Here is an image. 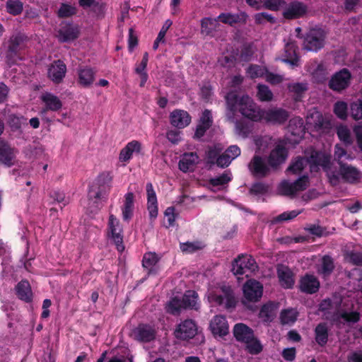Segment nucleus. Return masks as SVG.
Listing matches in <instances>:
<instances>
[{
	"mask_svg": "<svg viewBox=\"0 0 362 362\" xmlns=\"http://www.w3.org/2000/svg\"><path fill=\"white\" fill-rule=\"evenodd\" d=\"M226 102V117L234 121L235 112L238 110L245 117L255 121H264L272 124H282L289 117L288 112L281 107H271L262 110L248 95L239 98L234 92H229L225 97Z\"/></svg>",
	"mask_w": 362,
	"mask_h": 362,
	"instance_id": "obj_1",
	"label": "nucleus"
},
{
	"mask_svg": "<svg viewBox=\"0 0 362 362\" xmlns=\"http://www.w3.org/2000/svg\"><path fill=\"white\" fill-rule=\"evenodd\" d=\"M312 170H315L321 166L326 173L329 183L336 186L339 184L340 180L349 184L358 182L361 177V171L349 164H344L339 166L337 170L333 168L331 161V155L328 153H315L311 157Z\"/></svg>",
	"mask_w": 362,
	"mask_h": 362,
	"instance_id": "obj_2",
	"label": "nucleus"
},
{
	"mask_svg": "<svg viewBox=\"0 0 362 362\" xmlns=\"http://www.w3.org/2000/svg\"><path fill=\"white\" fill-rule=\"evenodd\" d=\"M330 128V121L315 109L308 113L305 125L301 117H295L290 119L288 127V132L295 137L293 139L294 143H298L303 137L305 129L323 134L327 132Z\"/></svg>",
	"mask_w": 362,
	"mask_h": 362,
	"instance_id": "obj_3",
	"label": "nucleus"
},
{
	"mask_svg": "<svg viewBox=\"0 0 362 362\" xmlns=\"http://www.w3.org/2000/svg\"><path fill=\"white\" fill-rule=\"evenodd\" d=\"M206 296L212 305H220L226 309L234 308L237 302L231 287L226 285L210 286Z\"/></svg>",
	"mask_w": 362,
	"mask_h": 362,
	"instance_id": "obj_4",
	"label": "nucleus"
},
{
	"mask_svg": "<svg viewBox=\"0 0 362 362\" xmlns=\"http://www.w3.org/2000/svg\"><path fill=\"white\" fill-rule=\"evenodd\" d=\"M27 40L28 37L21 33L13 34L9 37L5 43V56L8 64H15L22 59L19 52L25 47Z\"/></svg>",
	"mask_w": 362,
	"mask_h": 362,
	"instance_id": "obj_5",
	"label": "nucleus"
},
{
	"mask_svg": "<svg viewBox=\"0 0 362 362\" xmlns=\"http://www.w3.org/2000/svg\"><path fill=\"white\" fill-rule=\"evenodd\" d=\"M112 176L110 172L100 173L91 188L89 194L97 200H106L112 187Z\"/></svg>",
	"mask_w": 362,
	"mask_h": 362,
	"instance_id": "obj_6",
	"label": "nucleus"
},
{
	"mask_svg": "<svg viewBox=\"0 0 362 362\" xmlns=\"http://www.w3.org/2000/svg\"><path fill=\"white\" fill-rule=\"evenodd\" d=\"M242 303L246 305L249 303L258 302L263 295V285L257 280L249 279L243 286Z\"/></svg>",
	"mask_w": 362,
	"mask_h": 362,
	"instance_id": "obj_7",
	"label": "nucleus"
},
{
	"mask_svg": "<svg viewBox=\"0 0 362 362\" xmlns=\"http://www.w3.org/2000/svg\"><path fill=\"white\" fill-rule=\"evenodd\" d=\"M325 37L326 33L322 28H312L305 37L303 47L306 50L317 52L323 47Z\"/></svg>",
	"mask_w": 362,
	"mask_h": 362,
	"instance_id": "obj_8",
	"label": "nucleus"
},
{
	"mask_svg": "<svg viewBox=\"0 0 362 362\" xmlns=\"http://www.w3.org/2000/svg\"><path fill=\"white\" fill-rule=\"evenodd\" d=\"M107 230L109 238L114 243L117 250L119 252H122L124 250L123 229L119 220L112 214L109 216Z\"/></svg>",
	"mask_w": 362,
	"mask_h": 362,
	"instance_id": "obj_9",
	"label": "nucleus"
},
{
	"mask_svg": "<svg viewBox=\"0 0 362 362\" xmlns=\"http://www.w3.org/2000/svg\"><path fill=\"white\" fill-rule=\"evenodd\" d=\"M258 266L255 259L248 255H239L232 264V272L234 275H243L247 272L252 273L257 270Z\"/></svg>",
	"mask_w": 362,
	"mask_h": 362,
	"instance_id": "obj_10",
	"label": "nucleus"
},
{
	"mask_svg": "<svg viewBox=\"0 0 362 362\" xmlns=\"http://www.w3.org/2000/svg\"><path fill=\"white\" fill-rule=\"evenodd\" d=\"M308 183L309 179L307 175L300 177L294 182L284 180L279 184L278 191L283 195L292 196L296 194L298 192L305 189L308 186Z\"/></svg>",
	"mask_w": 362,
	"mask_h": 362,
	"instance_id": "obj_11",
	"label": "nucleus"
},
{
	"mask_svg": "<svg viewBox=\"0 0 362 362\" xmlns=\"http://www.w3.org/2000/svg\"><path fill=\"white\" fill-rule=\"evenodd\" d=\"M351 79V74L347 69H342L336 72L329 81V87L334 91L341 92L347 88Z\"/></svg>",
	"mask_w": 362,
	"mask_h": 362,
	"instance_id": "obj_12",
	"label": "nucleus"
},
{
	"mask_svg": "<svg viewBox=\"0 0 362 362\" xmlns=\"http://www.w3.org/2000/svg\"><path fill=\"white\" fill-rule=\"evenodd\" d=\"M198 333V327L192 320H185L176 327L174 334L180 340H189L194 338Z\"/></svg>",
	"mask_w": 362,
	"mask_h": 362,
	"instance_id": "obj_13",
	"label": "nucleus"
},
{
	"mask_svg": "<svg viewBox=\"0 0 362 362\" xmlns=\"http://www.w3.org/2000/svg\"><path fill=\"white\" fill-rule=\"evenodd\" d=\"M156 334V330L152 325L140 324L132 331L134 339L141 342H150L153 341Z\"/></svg>",
	"mask_w": 362,
	"mask_h": 362,
	"instance_id": "obj_14",
	"label": "nucleus"
},
{
	"mask_svg": "<svg viewBox=\"0 0 362 362\" xmlns=\"http://www.w3.org/2000/svg\"><path fill=\"white\" fill-rule=\"evenodd\" d=\"M209 328L214 337H224L229 332L226 317L222 315H215L209 323Z\"/></svg>",
	"mask_w": 362,
	"mask_h": 362,
	"instance_id": "obj_15",
	"label": "nucleus"
},
{
	"mask_svg": "<svg viewBox=\"0 0 362 362\" xmlns=\"http://www.w3.org/2000/svg\"><path fill=\"white\" fill-rule=\"evenodd\" d=\"M287 156L288 152L284 144L279 141L269 156L268 163L269 166L276 168L286 161Z\"/></svg>",
	"mask_w": 362,
	"mask_h": 362,
	"instance_id": "obj_16",
	"label": "nucleus"
},
{
	"mask_svg": "<svg viewBox=\"0 0 362 362\" xmlns=\"http://www.w3.org/2000/svg\"><path fill=\"white\" fill-rule=\"evenodd\" d=\"M18 151L11 148L5 141L0 139V163L11 167L15 164Z\"/></svg>",
	"mask_w": 362,
	"mask_h": 362,
	"instance_id": "obj_17",
	"label": "nucleus"
},
{
	"mask_svg": "<svg viewBox=\"0 0 362 362\" xmlns=\"http://www.w3.org/2000/svg\"><path fill=\"white\" fill-rule=\"evenodd\" d=\"M343 303V308L340 310H337V317L339 321H342L344 322H356L360 319L359 313L357 311L352 310L354 308V300H350L349 304H346V301L341 300Z\"/></svg>",
	"mask_w": 362,
	"mask_h": 362,
	"instance_id": "obj_18",
	"label": "nucleus"
},
{
	"mask_svg": "<svg viewBox=\"0 0 362 362\" xmlns=\"http://www.w3.org/2000/svg\"><path fill=\"white\" fill-rule=\"evenodd\" d=\"M146 189L147 194V210L151 221H153L158 214L157 197L151 182L146 184Z\"/></svg>",
	"mask_w": 362,
	"mask_h": 362,
	"instance_id": "obj_19",
	"label": "nucleus"
},
{
	"mask_svg": "<svg viewBox=\"0 0 362 362\" xmlns=\"http://www.w3.org/2000/svg\"><path fill=\"white\" fill-rule=\"evenodd\" d=\"M315 153H324L323 151H312L310 153V156L308 158H305L303 157H298L295 160H293L288 168H287L288 173H292L293 175H298L301 173L302 170L305 168V167L309 164L310 171H317L320 166H318L315 170H312V162L311 157Z\"/></svg>",
	"mask_w": 362,
	"mask_h": 362,
	"instance_id": "obj_20",
	"label": "nucleus"
},
{
	"mask_svg": "<svg viewBox=\"0 0 362 362\" xmlns=\"http://www.w3.org/2000/svg\"><path fill=\"white\" fill-rule=\"evenodd\" d=\"M66 66L61 60L54 61L48 68V78L55 83H59L65 77Z\"/></svg>",
	"mask_w": 362,
	"mask_h": 362,
	"instance_id": "obj_21",
	"label": "nucleus"
},
{
	"mask_svg": "<svg viewBox=\"0 0 362 362\" xmlns=\"http://www.w3.org/2000/svg\"><path fill=\"white\" fill-rule=\"evenodd\" d=\"M79 35L78 26L63 22L60 24L57 37L60 42H69L75 40Z\"/></svg>",
	"mask_w": 362,
	"mask_h": 362,
	"instance_id": "obj_22",
	"label": "nucleus"
},
{
	"mask_svg": "<svg viewBox=\"0 0 362 362\" xmlns=\"http://www.w3.org/2000/svg\"><path fill=\"white\" fill-rule=\"evenodd\" d=\"M199 162V157L196 153H185L181 156L178 167L183 173L193 172Z\"/></svg>",
	"mask_w": 362,
	"mask_h": 362,
	"instance_id": "obj_23",
	"label": "nucleus"
},
{
	"mask_svg": "<svg viewBox=\"0 0 362 362\" xmlns=\"http://www.w3.org/2000/svg\"><path fill=\"white\" fill-rule=\"evenodd\" d=\"M213 124V117L211 112L209 110L203 111L199 122L197 125L194 137L196 139L202 138L206 132L211 127Z\"/></svg>",
	"mask_w": 362,
	"mask_h": 362,
	"instance_id": "obj_24",
	"label": "nucleus"
},
{
	"mask_svg": "<svg viewBox=\"0 0 362 362\" xmlns=\"http://www.w3.org/2000/svg\"><path fill=\"white\" fill-rule=\"evenodd\" d=\"M170 124L178 129L187 127L191 122V116L183 110H175L170 115Z\"/></svg>",
	"mask_w": 362,
	"mask_h": 362,
	"instance_id": "obj_25",
	"label": "nucleus"
},
{
	"mask_svg": "<svg viewBox=\"0 0 362 362\" xmlns=\"http://www.w3.org/2000/svg\"><path fill=\"white\" fill-rule=\"evenodd\" d=\"M233 175L230 170H225L221 175L211 177L209 180V185L214 188L213 192L226 190L228 183L232 180Z\"/></svg>",
	"mask_w": 362,
	"mask_h": 362,
	"instance_id": "obj_26",
	"label": "nucleus"
},
{
	"mask_svg": "<svg viewBox=\"0 0 362 362\" xmlns=\"http://www.w3.org/2000/svg\"><path fill=\"white\" fill-rule=\"evenodd\" d=\"M297 49L298 46L294 42H287L284 48V54L279 59L292 66H298L299 65V57L297 54Z\"/></svg>",
	"mask_w": 362,
	"mask_h": 362,
	"instance_id": "obj_27",
	"label": "nucleus"
},
{
	"mask_svg": "<svg viewBox=\"0 0 362 362\" xmlns=\"http://www.w3.org/2000/svg\"><path fill=\"white\" fill-rule=\"evenodd\" d=\"M141 151V144L136 140L129 142L121 151L119 155V160L121 162L129 161L133 154L139 153Z\"/></svg>",
	"mask_w": 362,
	"mask_h": 362,
	"instance_id": "obj_28",
	"label": "nucleus"
},
{
	"mask_svg": "<svg viewBox=\"0 0 362 362\" xmlns=\"http://www.w3.org/2000/svg\"><path fill=\"white\" fill-rule=\"evenodd\" d=\"M300 289L306 293H315L320 288L318 279L312 274H305L300 280Z\"/></svg>",
	"mask_w": 362,
	"mask_h": 362,
	"instance_id": "obj_29",
	"label": "nucleus"
},
{
	"mask_svg": "<svg viewBox=\"0 0 362 362\" xmlns=\"http://www.w3.org/2000/svg\"><path fill=\"white\" fill-rule=\"evenodd\" d=\"M277 275L281 286L284 288H291L295 283L293 272L286 266L281 265L277 268Z\"/></svg>",
	"mask_w": 362,
	"mask_h": 362,
	"instance_id": "obj_30",
	"label": "nucleus"
},
{
	"mask_svg": "<svg viewBox=\"0 0 362 362\" xmlns=\"http://www.w3.org/2000/svg\"><path fill=\"white\" fill-rule=\"evenodd\" d=\"M134 194L132 192H127L124 196L123 204L121 206L122 216L124 221H129L134 214Z\"/></svg>",
	"mask_w": 362,
	"mask_h": 362,
	"instance_id": "obj_31",
	"label": "nucleus"
},
{
	"mask_svg": "<svg viewBox=\"0 0 362 362\" xmlns=\"http://www.w3.org/2000/svg\"><path fill=\"white\" fill-rule=\"evenodd\" d=\"M40 98L45 105V110L57 112L62 107V103L59 97L50 92L42 93Z\"/></svg>",
	"mask_w": 362,
	"mask_h": 362,
	"instance_id": "obj_32",
	"label": "nucleus"
},
{
	"mask_svg": "<svg viewBox=\"0 0 362 362\" xmlns=\"http://www.w3.org/2000/svg\"><path fill=\"white\" fill-rule=\"evenodd\" d=\"M78 83L83 87L90 86L94 81L95 71L89 66H81L77 71Z\"/></svg>",
	"mask_w": 362,
	"mask_h": 362,
	"instance_id": "obj_33",
	"label": "nucleus"
},
{
	"mask_svg": "<svg viewBox=\"0 0 362 362\" xmlns=\"http://www.w3.org/2000/svg\"><path fill=\"white\" fill-rule=\"evenodd\" d=\"M250 170L257 177H264L269 172V167L259 156H255L249 164Z\"/></svg>",
	"mask_w": 362,
	"mask_h": 362,
	"instance_id": "obj_34",
	"label": "nucleus"
},
{
	"mask_svg": "<svg viewBox=\"0 0 362 362\" xmlns=\"http://www.w3.org/2000/svg\"><path fill=\"white\" fill-rule=\"evenodd\" d=\"M307 12V7L300 2L295 1L288 5L284 12L286 18L292 19L302 17Z\"/></svg>",
	"mask_w": 362,
	"mask_h": 362,
	"instance_id": "obj_35",
	"label": "nucleus"
},
{
	"mask_svg": "<svg viewBox=\"0 0 362 362\" xmlns=\"http://www.w3.org/2000/svg\"><path fill=\"white\" fill-rule=\"evenodd\" d=\"M279 309V303L269 302L263 305L259 313V317L264 322H272Z\"/></svg>",
	"mask_w": 362,
	"mask_h": 362,
	"instance_id": "obj_36",
	"label": "nucleus"
},
{
	"mask_svg": "<svg viewBox=\"0 0 362 362\" xmlns=\"http://www.w3.org/2000/svg\"><path fill=\"white\" fill-rule=\"evenodd\" d=\"M247 18V14L243 12L238 13H221L218 16L219 21L231 26L238 23H245Z\"/></svg>",
	"mask_w": 362,
	"mask_h": 362,
	"instance_id": "obj_37",
	"label": "nucleus"
},
{
	"mask_svg": "<svg viewBox=\"0 0 362 362\" xmlns=\"http://www.w3.org/2000/svg\"><path fill=\"white\" fill-rule=\"evenodd\" d=\"M233 334L235 339L245 343L254 334L253 330L243 323L236 324L233 328Z\"/></svg>",
	"mask_w": 362,
	"mask_h": 362,
	"instance_id": "obj_38",
	"label": "nucleus"
},
{
	"mask_svg": "<svg viewBox=\"0 0 362 362\" xmlns=\"http://www.w3.org/2000/svg\"><path fill=\"white\" fill-rule=\"evenodd\" d=\"M219 24V19L217 18H204L201 20V33L205 35H209L217 30Z\"/></svg>",
	"mask_w": 362,
	"mask_h": 362,
	"instance_id": "obj_39",
	"label": "nucleus"
},
{
	"mask_svg": "<svg viewBox=\"0 0 362 362\" xmlns=\"http://www.w3.org/2000/svg\"><path fill=\"white\" fill-rule=\"evenodd\" d=\"M16 291L21 300L25 302H30L32 300L33 293L28 281H20L16 286Z\"/></svg>",
	"mask_w": 362,
	"mask_h": 362,
	"instance_id": "obj_40",
	"label": "nucleus"
},
{
	"mask_svg": "<svg viewBox=\"0 0 362 362\" xmlns=\"http://www.w3.org/2000/svg\"><path fill=\"white\" fill-rule=\"evenodd\" d=\"M354 157L349 153L347 151L343 148L340 144H337L334 146V159L337 163L339 166L346 164L345 160H353Z\"/></svg>",
	"mask_w": 362,
	"mask_h": 362,
	"instance_id": "obj_41",
	"label": "nucleus"
},
{
	"mask_svg": "<svg viewBox=\"0 0 362 362\" xmlns=\"http://www.w3.org/2000/svg\"><path fill=\"white\" fill-rule=\"evenodd\" d=\"M184 308L198 310L199 303L198 302V294L194 291H187L182 297Z\"/></svg>",
	"mask_w": 362,
	"mask_h": 362,
	"instance_id": "obj_42",
	"label": "nucleus"
},
{
	"mask_svg": "<svg viewBox=\"0 0 362 362\" xmlns=\"http://www.w3.org/2000/svg\"><path fill=\"white\" fill-rule=\"evenodd\" d=\"M256 146V153H264L273 144L274 140L269 136H257L254 139Z\"/></svg>",
	"mask_w": 362,
	"mask_h": 362,
	"instance_id": "obj_43",
	"label": "nucleus"
},
{
	"mask_svg": "<svg viewBox=\"0 0 362 362\" xmlns=\"http://www.w3.org/2000/svg\"><path fill=\"white\" fill-rule=\"evenodd\" d=\"M315 341L321 346H325L328 340V329L325 323L319 324L315 329Z\"/></svg>",
	"mask_w": 362,
	"mask_h": 362,
	"instance_id": "obj_44",
	"label": "nucleus"
},
{
	"mask_svg": "<svg viewBox=\"0 0 362 362\" xmlns=\"http://www.w3.org/2000/svg\"><path fill=\"white\" fill-rule=\"evenodd\" d=\"M158 260L159 258L155 252H147L144 255L142 265L148 269V273H152L156 271L155 267Z\"/></svg>",
	"mask_w": 362,
	"mask_h": 362,
	"instance_id": "obj_45",
	"label": "nucleus"
},
{
	"mask_svg": "<svg viewBox=\"0 0 362 362\" xmlns=\"http://www.w3.org/2000/svg\"><path fill=\"white\" fill-rule=\"evenodd\" d=\"M205 245L200 241L186 242L180 244V250L185 253H193L204 248Z\"/></svg>",
	"mask_w": 362,
	"mask_h": 362,
	"instance_id": "obj_46",
	"label": "nucleus"
},
{
	"mask_svg": "<svg viewBox=\"0 0 362 362\" xmlns=\"http://www.w3.org/2000/svg\"><path fill=\"white\" fill-rule=\"evenodd\" d=\"M337 134L339 140L346 145H351L353 143L351 131L346 125H339L337 128Z\"/></svg>",
	"mask_w": 362,
	"mask_h": 362,
	"instance_id": "obj_47",
	"label": "nucleus"
},
{
	"mask_svg": "<svg viewBox=\"0 0 362 362\" xmlns=\"http://www.w3.org/2000/svg\"><path fill=\"white\" fill-rule=\"evenodd\" d=\"M334 269V262L332 257L325 255L322 257L321 265L318 269V272L324 276H327L331 274Z\"/></svg>",
	"mask_w": 362,
	"mask_h": 362,
	"instance_id": "obj_48",
	"label": "nucleus"
},
{
	"mask_svg": "<svg viewBox=\"0 0 362 362\" xmlns=\"http://www.w3.org/2000/svg\"><path fill=\"white\" fill-rule=\"evenodd\" d=\"M244 344H246V349L251 354H258L262 351V345L260 341L255 337L254 334Z\"/></svg>",
	"mask_w": 362,
	"mask_h": 362,
	"instance_id": "obj_49",
	"label": "nucleus"
},
{
	"mask_svg": "<svg viewBox=\"0 0 362 362\" xmlns=\"http://www.w3.org/2000/svg\"><path fill=\"white\" fill-rule=\"evenodd\" d=\"M288 90L296 97V100H298L302 94L308 90L307 83H292L288 85Z\"/></svg>",
	"mask_w": 362,
	"mask_h": 362,
	"instance_id": "obj_50",
	"label": "nucleus"
},
{
	"mask_svg": "<svg viewBox=\"0 0 362 362\" xmlns=\"http://www.w3.org/2000/svg\"><path fill=\"white\" fill-rule=\"evenodd\" d=\"M184 308L182 300L177 297L172 298L166 305V310L173 315H177Z\"/></svg>",
	"mask_w": 362,
	"mask_h": 362,
	"instance_id": "obj_51",
	"label": "nucleus"
},
{
	"mask_svg": "<svg viewBox=\"0 0 362 362\" xmlns=\"http://www.w3.org/2000/svg\"><path fill=\"white\" fill-rule=\"evenodd\" d=\"M257 97L262 102H269L272 100L273 93L267 86L259 84L257 86Z\"/></svg>",
	"mask_w": 362,
	"mask_h": 362,
	"instance_id": "obj_52",
	"label": "nucleus"
},
{
	"mask_svg": "<svg viewBox=\"0 0 362 362\" xmlns=\"http://www.w3.org/2000/svg\"><path fill=\"white\" fill-rule=\"evenodd\" d=\"M223 148L220 144H216L209 147L206 152L207 162L210 164H215L216 163V159L218 158Z\"/></svg>",
	"mask_w": 362,
	"mask_h": 362,
	"instance_id": "obj_53",
	"label": "nucleus"
},
{
	"mask_svg": "<svg viewBox=\"0 0 362 362\" xmlns=\"http://www.w3.org/2000/svg\"><path fill=\"white\" fill-rule=\"evenodd\" d=\"M298 316V313L295 309L284 310L281 313V322L282 324L293 323Z\"/></svg>",
	"mask_w": 362,
	"mask_h": 362,
	"instance_id": "obj_54",
	"label": "nucleus"
},
{
	"mask_svg": "<svg viewBox=\"0 0 362 362\" xmlns=\"http://www.w3.org/2000/svg\"><path fill=\"white\" fill-rule=\"evenodd\" d=\"M340 303L339 301L333 303L329 298L325 299L320 303L319 310L325 314L332 313V310H338Z\"/></svg>",
	"mask_w": 362,
	"mask_h": 362,
	"instance_id": "obj_55",
	"label": "nucleus"
},
{
	"mask_svg": "<svg viewBox=\"0 0 362 362\" xmlns=\"http://www.w3.org/2000/svg\"><path fill=\"white\" fill-rule=\"evenodd\" d=\"M23 8V4L20 0H8L6 2L7 11L16 16L20 14Z\"/></svg>",
	"mask_w": 362,
	"mask_h": 362,
	"instance_id": "obj_56",
	"label": "nucleus"
},
{
	"mask_svg": "<svg viewBox=\"0 0 362 362\" xmlns=\"http://www.w3.org/2000/svg\"><path fill=\"white\" fill-rule=\"evenodd\" d=\"M334 112L337 117L345 120L347 118L348 105L344 101H337L334 105Z\"/></svg>",
	"mask_w": 362,
	"mask_h": 362,
	"instance_id": "obj_57",
	"label": "nucleus"
},
{
	"mask_svg": "<svg viewBox=\"0 0 362 362\" xmlns=\"http://www.w3.org/2000/svg\"><path fill=\"white\" fill-rule=\"evenodd\" d=\"M350 112L354 120L362 119V100L358 99L351 103Z\"/></svg>",
	"mask_w": 362,
	"mask_h": 362,
	"instance_id": "obj_58",
	"label": "nucleus"
},
{
	"mask_svg": "<svg viewBox=\"0 0 362 362\" xmlns=\"http://www.w3.org/2000/svg\"><path fill=\"white\" fill-rule=\"evenodd\" d=\"M267 69L259 65H250L247 71V75L251 78H260L265 76Z\"/></svg>",
	"mask_w": 362,
	"mask_h": 362,
	"instance_id": "obj_59",
	"label": "nucleus"
},
{
	"mask_svg": "<svg viewBox=\"0 0 362 362\" xmlns=\"http://www.w3.org/2000/svg\"><path fill=\"white\" fill-rule=\"evenodd\" d=\"M164 225L166 228L173 227L175 224L177 215L175 214V209L173 206L168 207L165 212Z\"/></svg>",
	"mask_w": 362,
	"mask_h": 362,
	"instance_id": "obj_60",
	"label": "nucleus"
},
{
	"mask_svg": "<svg viewBox=\"0 0 362 362\" xmlns=\"http://www.w3.org/2000/svg\"><path fill=\"white\" fill-rule=\"evenodd\" d=\"M327 69L323 64L317 65L316 69L313 72V77L315 81L322 83L327 78Z\"/></svg>",
	"mask_w": 362,
	"mask_h": 362,
	"instance_id": "obj_61",
	"label": "nucleus"
},
{
	"mask_svg": "<svg viewBox=\"0 0 362 362\" xmlns=\"http://www.w3.org/2000/svg\"><path fill=\"white\" fill-rule=\"evenodd\" d=\"M255 21L257 24H264L267 22L274 23L275 18L271 14L268 13L262 12L256 13L254 16Z\"/></svg>",
	"mask_w": 362,
	"mask_h": 362,
	"instance_id": "obj_62",
	"label": "nucleus"
},
{
	"mask_svg": "<svg viewBox=\"0 0 362 362\" xmlns=\"http://www.w3.org/2000/svg\"><path fill=\"white\" fill-rule=\"evenodd\" d=\"M255 51V47L252 43L245 45L240 54V59L243 61H249Z\"/></svg>",
	"mask_w": 362,
	"mask_h": 362,
	"instance_id": "obj_63",
	"label": "nucleus"
},
{
	"mask_svg": "<svg viewBox=\"0 0 362 362\" xmlns=\"http://www.w3.org/2000/svg\"><path fill=\"white\" fill-rule=\"evenodd\" d=\"M76 13V8L69 4H62L58 11L60 17H69Z\"/></svg>",
	"mask_w": 362,
	"mask_h": 362,
	"instance_id": "obj_64",
	"label": "nucleus"
}]
</instances>
